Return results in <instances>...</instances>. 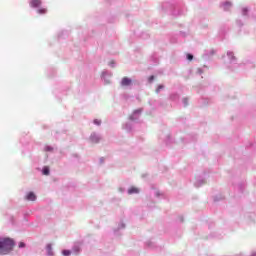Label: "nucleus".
Wrapping results in <instances>:
<instances>
[{"mask_svg":"<svg viewBox=\"0 0 256 256\" xmlns=\"http://www.w3.org/2000/svg\"><path fill=\"white\" fill-rule=\"evenodd\" d=\"M15 247V241L11 238H0V255H9Z\"/></svg>","mask_w":256,"mask_h":256,"instance_id":"obj_1","label":"nucleus"},{"mask_svg":"<svg viewBox=\"0 0 256 256\" xmlns=\"http://www.w3.org/2000/svg\"><path fill=\"white\" fill-rule=\"evenodd\" d=\"M131 83H132V80L129 79L128 77H124V78L122 79V81H121V85H122L123 87L129 86V85H131Z\"/></svg>","mask_w":256,"mask_h":256,"instance_id":"obj_2","label":"nucleus"},{"mask_svg":"<svg viewBox=\"0 0 256 256\" xmlns=\"http://www.w3.org/2000/svg\"><path fill=\"white\" fill-rule=\"evenodd\" d=\"M26 199H27V201H35V199H37V196H35V193L29 192L26 195Z\"/></svg>","mask_w":256,"mask_h":256,"instance_id":"obj_3","label":"nucleus"},{"mask_svg":"<svg viewBox=\"0 0 256 256\" xmlns=\"http://www.w3.org/2000/svg\"><path fill=\"white\" fill-rule=\"evenodd\" d=\"M30 7H41V0H31Z\"/></svg>","mask_w":256,"mask_h":256,"instance_id":"obj_4","label":"nucleus"},{"mask_svg":"<svg viewBox=\"0 0 256 256\" xmlns=\"http://www.w3.org/2000/svg\"><path fill=\"white\" fill-rule=\"evenodd\" d=\"M128 193H129V195H133V193H139V188H137V187H131V188L128 190Z\"/></svg>","mask_w":256,"mask_h":256,"instance_id":"obj_5","label":"nucleus"},{"mask_svg":"<svg viewBox=\"0 0 256 256\" xmlns=\"http://www.w3.org/2000/svg\"><path fill=\"white\" fill-rule=\"evenodd\" d=\"M92 143H99V136L93 134L91 137H90Z\"/></svg>","mask_w":256,"mask_h":256,"instance_id":"obj_6","label":"nucleus"},{"mask_svg":"<svg viewBox=\"0 0 256 256\" xmlns=\"http://www.w3.org/2000/svg\"><path fill=\"white\" fill-rule=\"evenodd\" d=\"M38 13H39L40 15H45V13H47V9H46V8L38 9Z\"/></svg>","mask_w":256,"mask_h":256,"instance_id":"obj_7","label":"nucleus"},{"mask_svg":"<svg viewBox=\"0 0 256 256\" xmlns=\"http://www.w3.org/2000/svg\"><path fill=\"white\" fill-rule=\"evenodd\" d=\"M42 173L43 175H49V167H44Z\"/></svg>","mask_w":256,"mask_h":256,"instance_id":"obj_8","label":"nucleus"},{"mask_svg":"<svg viewBox=\"0 0 256 256\" xmlns=\"http://www.w3.org/2000/svg\"><path fill=\"white\" fill-rule=\"evenodd\" d=\"M62 255L69 256V255H71V251L70 250H64V251H62Z\"/></svg>","mask_w":256,"mask_h":256,"instance_id":"obj_9","label":"nucleus"},{"mask_svg":"<svg viewBox=\"0 0 256 256\" xmlns=\"http://www.w3.org/2000/svg\"><path fill=\"white\" fill-rule=\"evenodd\" d=\"M94 125H101V120L100 119H95L94 120Z\"/></svg>","mask_w":256,"mask_h":256,"instance_id":"obj_10","label":"nucleus"},{"mask_svg":"<svg viewBox=\"0 0 256 256\" xmlns=\"http://www.w3.org/2000/svg\"><path fill=\"white\" fill-rule=\"evenodd\" d=\"M187 59H188V61H193V55L192 54H187Z\"/></svg>","mask_w":256,"mask_h":256,"instance_id":"obj_11","label":"nucleus"},{"mask_svg":"<svg viewBox=\"0 0 256 256\" xmlns=\"http://www.w3.org/2000/svg\"><path fill=\"white\" fill-rule=\"evenodd\" d=\"M161 89H163V85H159L158 88H157V93H159V91H161Z\"/></svg>","mask_w":256,"mask_h":256,"instance_id":"obj_12","label":"nucleus"},{"mask_svg":"<svg viewBox=\"0 0 256 256\" xmlns=\"http://www.w3.org/2000/svg\"><path fill=\"white\" fill-rule=\"evenodd\" d=\"M228 7H231V3L226 2V3H225V9H227Z\"/></svg>","mask_w":256,"mask_h":256,"instance_id":"obj_13","label":"nucleus"},{"mask_svg":"<svg viewBox=\"0 0 256 256\" xmlns=\"http://www.w3.org/2000/svg\"><path fill=\"white\" fill-rule=\"evenodd\" d=\"M154 79H155V76H150V77H149V82H150V83L153 82Z\"/></svg>","mask_w":256,"mask_h":256,"instance_id":"obj_14","label":"nucleus"},{"mask_svg":"<svg viewBox=\"0 0 256 256\" xmlns=\"http://www.w3.org/2000/svg\"><path fill=\"white\" fill-rule=\"evenodd\" d=\"M19 247H20V248L25 247V243L20 242V243H19Z\"/></svg>","mask_w":256,"mask_h":256,"instance_id":"obj_15","label":"nucleus"},{"mask_svg":"<svg viewBox=\"0 0 256 256\" xmlns=\"http://www.w3.org/2000/svg\"><path fill=\"white\" fill-rule=\"evenodd\" d=\"M228 55H229L230 57H233V53H232V52H229Z\"/></svg>","mask_w":256,"mask_h":256,"instance_id":"obj_16","label":"nucleus"},{"mask_svg":"<svg viewBox=\"0 0 256 256\" xmlns=\"http://www.w3.org/2000/svg\"><path fill=\"white\" fill-rule=\"evenodd\" d=\"M47 248H48V249H51V245H48Z\"/></svg>","mask_w":256,"mask_h":256,"instance_id":"obj_17","label":"nucleus"},{"mask_svg":"<svg viewBox=\"0 0 256 256\" xmlns=\"http://www.w3.org/2000/svg\"><path fill=\"white\" fill-rule=\"evenodd\" d=\"M184 102L187 103V99H184Z\"/></svg>","mask_w":256,"mask_h":256,"instance_id":"obj_18","label":"nucleus"},{"mask_svg":"<svg viewBox=\"0 0 256 256\" xmlns=\"http://www.w3.org/2000/svg\"><path fill=\"white\" fill-rule=\"evenodd\" d=\"M244 11H247V9H244Z\"/></svg>","mask_w":256,"mask_h":256,"instance_id":"obj_19","label":"nucleus"}]
</instances>
